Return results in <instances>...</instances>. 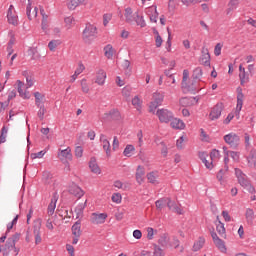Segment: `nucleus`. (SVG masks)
Returning <instances> with one entry per match:
<instances>
[{
    "label": "nucleus",
    "mask_w": 256,
    "mask_h": 256,
    "mask_svg": "<svg viewBox=\"0 0 256 256\" xmlns=\"http://www.w3.org/2000/svg\"><path fill=\"white\" fill-rule=\"evenodd\" d=\"M134 153H135V146L133 145H127L123 151L124 157H133Z\"/></svg>",
    "instance_id": "de8ad7c7"
},
{
    "label": "nucleus",
    "mask_w": 256,
    "mask_h": 256,
    "mask_svg": "<svg viewBox=\"0 0 256 256\" xmlns=\"http://www.w3.org/2000/svg\"><path fill=\"white\" fill-rule=\"evenodd\" d=\"M7 19L9 25H13L14 27H17L19 25V16H17V12L15 11V6L10 5L7 13Z\"/></svg>",
    "instance_id": "0eeeda50"
},
{
    "label": "nucleus",
    "mask_w": 256,
    "mask_h": 256,
    "mask_svg": "<svg viewBox=\"0 0 256 256\" xmlns=\"http://www.w3.org/2000/svg\"><path fill=\"white\" fill-rule=\"evenodd\" d=\"M200 77H203V69H201V67H197L193 71V78L199 79Z\"/></svg>",
    "instance_id": "052dcab7"
},
{
    "label": "nucleus",
    "mask_w": 256,
    "mask_h": 256,
    "mask_svg": "<svg viewBox=\"0 0 256 256\" xmlns=\"http://www.w3.org/2000/svg\"><path fill=\"white\" fill-rule=\"evenodd\" d=\"M169 201V198H162L158 201H156L155 205H156V209H163V207H165V205H167V202Z\"/></svg>",
    "instance_id": "6e6d98bb"
},
{
    "label": "nucleus",
    "mask_w": 256,
    "mask_h": 256,
    "mask_svg": "<svg viewBox=\"0 0 256 256\" xmlns=\"http://www.w3.org/2000/svg\"><path fill=\"white\" fill-rule=\"evenodd\" d=\"M211 237L213 239L214 244L216 247L221 251V253H227V247L225 246V241L221 240L219 236H217V233L212 232Z\"/></svg>",
    "instance_id": "4468645a"
},
{
    "label": "nucleus",
    "mask_w": 256,
    "mask_h": 256,
    "mask_svg": "<svg viewBox=\"0 0 256 256\" xmlns=\"http://www.w3.org/2000/svg\"><path fill=\"white\" fill-rule=\"evenodd\" d=\"M240 185L241 187H243V189H246L248 193H251V195H255L256 193L255 186L251 184V181H249V179L242 182Z\"/></svg>",
    "instance_id": "f704fd0d"
},
{
    "label": "nucleus",
    "mask_w": 256,
    "mask_h": 256,
    "mask_svg": "<svg viewBox=\"0 0 256 256\" xmlns=\"http://www.w3.org/2000/svg\"><path fill=\"white\" fill-rule=\"evenodd\" d=\"M35 97V105L37 107H41L45 103V94H42L40 92H34Z\"/></svg>",
    "instance_id": "4c0bfd02"
},
{
    "label": "nucleus",
    "mask_w": 256,
    "mask_h": 256,
    "mask_svg": "<svg viewBox=\"0 0 256 256\" xmlns=\"http://www.w3.org/2000/svg\"><path fill=\"white\" fill-rule=\"evenodd\" d=\"M57 157L60 161H72L73 154L71 153V147H67L66 149H59L57 153Z\"/></svg>",
    "instance_id": "9b49d317"
},
{
    "label": "nucleus",
    "mask_w": 256,
    "mask_h": 256,
    "mask_svg": "<svg viewBox=\"0 0 256 256\" xmlns=\"http://www.w3.org/2000/svg\"><path fill=\"white\" fill-rule=\"evenodd\" d=\"M198 156L202 163H204L206 169L211 171L215 167V163L221 159V152L217 149H213L210 152V158L207 152H199Z\"/></svg>",
    "instance_id": "f257e3e1"
},
{
    "label": "nucleus",
    "mask_w": 256,
    "mask_h": 256,
    "mask_svg": "<svg viewBox=\"0 0 256 256\" xmlns=\"http://www.w3.org/2000/svg\"><path fill=\"white\" fill-rule=\"evenodd\" d=\"M153 256H165V250H163V248L155 245L154 251H153Z\"/></svg>",
    "instance_id": "13d9d810"
},
{
    "label": "nucleus",
    "mask_w": 256,
    "mask_h": 256,
    "mask_svg": "<svg viewBox=\"0 0 256 256\" xmlns=\"http://www.w3.org/2000/svg\"><path fill=\"white\" fill-rule=\"evenodd\" d=\"M18 220H19V215H16L12 219V221L7 224V233H9V231H11V229H13V227H15V225H17Z\"/></svg>",
    "instance_id": "4d7b16f0"
},
{
    "label": "nucleus",
    "mask_w": 256,
    "mask_h": 256,
    "mask_svg": "<svg viewBox=\"0 0 256 256\" xmlns=\"http://www.w3.org/2000/svg\"><path fill=\"white\" fill-rule=\"evenodd\" d=\"M224 141L227 143V145H230V147H239V143H241V138H239V135L236 133H229L224 136Z\"/></svg>",
    "instance_id": "423d86ee"
},
{
    "label": "nucleus",
    "mask_w": 256,
    "mask_h": 256,
    "mask_svg": "<svg viewBox=\"0 0 256 256\" xmlns=\"http://www.w3.org/2000/svg\"><path fill=\"white\" fill-rule=\"evenodd\" d=\"M164 99L165 95L163 93L154 92L152 95V101L149 106L150 113H155V109H157V107H159L163 103Z\"/></svg>",
    "instance_id": "7ed1b4c3"
},
{
    "label": "nucleus",
    "mask_w": 256,
    "mask_h": 256,
    "mask_svg": "<svg viewBox=\"0 0 256 256\" xmlns=\"http://www.w3.org/2000/svg\"><path fill=\"white\" fill-rule=\"evenodd\" d=\"M72 235H73L72 245H77V243H79V237H81V222L80 221H77L72 226Z\"/></svg>",
    "instance_id": "ddd939ff"
},
{
    "label": "nucleus",
    "mask_w": 256,
    "mask_h": 256,
    "mask_svg": "<svg viewBox=\"0 0 256 256\" xmlns=\"http://www.w3.org/2000/svg\"><path fill=\"white\" fill-rule=\"evenodd\" d=\"M239 79L241 85H245V83H248L249 81V74L245 71V67H243V64L239 65Z\"/></svg>",
    "instance_id": "393cba45"
},
{
    "label": "nucleus",
    "mask_w": 256,
    "mask_h": 256,
    "mask_svg": "<svg viewBox=\"0 0 256 256\" xmlns=\"http://www.w3.org/2000/svg\"><path fill=\"white\" fill-rule=\"evenodd\" d=\"M156 116L158 117L160 123H169L173 119V113L167 109H158L156 111Z\"/></svg>",
    "instance_id": "39448f33"
},
{
    "label": "nucleus",
    "mask_w": 256,
    "mask_h": 256,
    "mask_svg": "<svg viewBox=\"0 0 256 256\" xmlns=\"http://www.w3.org/2000/svg\"><path fill=\"white\" fill-rule=\"evenodd\" d=\"M201 56L199 58L200 65H204V67H211V55L209 54V49L202 48Z\"/></svg>",
    "instance_id": "9d476101"
},
{
    "label": "nucleus",
    "mask_w": 256,
    "mask_h": 256,
    "mask_svg": "<svg viewBox=\"0 0 256 256\" xmlns=\"http://www.w3.org/2000/svg\"><path fill=\"white\" fill-rule=\"evenodd\" d=\"M203 245H205V238H199L195 241L193 245V251H201L203 249Z\"/></svg>",
    "instance_id": "a18cd8bd"
},
{
    "label": "nucleus",
    "mask_w": 256,
    "mask_h": 256,
    "mask_svg": "<svg viewBox=\"0 0 256 256\" xmlns=\"http://www.w3.org/2000/svg\"><path fill=\"white\" fill-rule=\"evenodd\" d=\"M15 89H17L19 97L22 99H31V94L29 93V90H27V86H25V83H23L21 80L16 81Z\"/></svg>",
    "instance_id": "20e7f679"
},
{
    "label": "nucleus",
    "mask_w": 256,
    "mask_h": 256,
    "mask_svg": "<svg viewBox=\"0 0 256 256\" xmlns=\"http://www.w3.org/2000/svg\"><path fill=\"white\" fill-rule=\"evenodd\" d=\"M134 23H136L138 27H141V29H143V27H147V22H145V18L139 15V13L136 15V18L134 19Z\"/></svg>",
    "instance_id": "a19ab883"
},
{
    "label": "nucleus",
    "mask_w": 256,
    "mask_h": 256,
    "mask_svg": "<svg viewBox=\"0 0 256 256\" xmlns=\"http://www.w3.org/2000/svg\"><path fill=\"white\" fill-rule=\"evenodd\" d=\"M26 15L30 21L32 19H35V17H37V7H35L33 10H31V6H27L26 7Z\"/></svg>",
    "instance_id": "49530a36"
},
{
    "label": "nucleus",
    "mask_w": 256,
    "mask_h": 256,
    "mask_svg": "<svg viewBox=\"0 0 256 256\" xmlns=\"http://www.w3.org/2000/svg\"><path fill=\"white\" fill-rule=\"evenodd\" d=\"M149 13L151 23H157V19H159V12H157V7L150 8Z\"/></svg>",
    "instance_id": "58836bf2"
},
{
    "label": "nucleus",
    "mask_w": 256,
    "mask_h": 256,
    "mask_svg": "<svg viewBox=\"0 0 256 256\" xmlns=\"http://www.w3.org/2000/svg\"><path fill=\"white\" fill-rule=\"evenodd\" d=\"M55 209H57V198L56 197L52 198L51 202L48 205V208H47L48 217H53V215L55 213Z\"/></svg>",
    "instance_id": "2f4dec72"
},
{
    "label": "nucleus",
    "mask_w": 256,
    "mask_h": 256,
    "mask_svg": "<svg viewBox=\"0 0 256 256\" xmlns=\"http://www.w3.org/2000/svg\"><path fill=\"white\" fill-rule=\"evenodd\" d=\"M189 81V70H183L182 86L186 87Z\"/></svg>",
    "instance_id": "69168bd1"
},
{
    "label": "nucleus",
    "mask_w": 256,
    "mask_h": 256,
    "mask_svg": "<svg viewBox=\"0 0 256 256\" xmlns=\"http://www.w3.org/2000/svg\"><path fill=\"white\" fill-rule=\"evenodd\" d=\"M117 53V50L113 48V45L108 44L104 47V55L107 59H113V56Z\"/></svg>",
    "instance_id": "7c9ffc66"
},
{
    "label": "nucleus",
    "mask_w": 256,
    "mask_h": 256,
    "mask_svg": "<svg viewBox=\"0 0 256 256\" xmlns=\"http://www.w3.org/2000/svg\"><path fill=\"white\" fill-rule=\"evenodd\" d=\"M59 45H61V40H51L48 43V49L52 53H55V51H57V47H59Z\"/></svg>",
    "instance_id": "37998d69"
},
{
    "label": "nucleus",
    "mask_w": 256,
    "mask_h": 256,
    "mask_svg": "<svg viewBox=\"0 0 256 256\" xmlns=\"http://www.w3.org/2000/svg\"><path fill=\"white\" fill-rule=\"evenodd\" d=\"M95 37H97V26L93 24H87L82 32V40L87 45H91V43L95 41Z\"/></svg>",
    "instance_id": "f03ea898"
},
{
    "label": "nucleus",
    "mask_w": 256,
    "mask_h": 256,
    "mask_svg": "<svg viewBox=\"0 0 256 256\" xmlns=\"http://www.w3.org/2000/svg\"><path fill=\"white\" fill-rule=\"evenodd\" d=\"M87 0H68L67 7L70 11H75L79 5H83Z\"/></svg>",
    "instance_id": "473e14b6"
},
{
    "label": "nucleus",
    "mask_w": 256,
    "mask_h": 256,
    "mask_svg": "<svg viewBox=\"0 0 256 256\" xmlns=\"http://www.w3.org/2000/svg\"><path fill=\"white\" fill-rule=\"evenodd\" d=\"M89 168L90 171L95 175H101V168H99V165L97 164V160L95 158H91Z\"/></svg>",
    "instance_id": "c85d7f7f"
},
{
    "label": "nucleus",
    "mask_w": 256,
    "mask_h": 256,
    "mask_svg": "<svg viewBox=\"0 0 256 256\" xmlns=\"http://www.w3.org/2000/svg\"><path fill=\"white\" fill-rule=\"evenodd\" d=\"M136 181L138 185H142L145 182V167L139 165L136 169Z\"/></svg>",
    "instance_id": "5701e85b"
},
{
    "label": "nucleus",
    "mask_w": 256,
    "mask_h": 256,
    "mask_svg": "<svg viewBox=\"0 0 256 256\" xmlns=\"http://www.w3.org/2000/svg\"><path fill=\"white\" fill-rule=\"evenodd\" d=\"M139 12H133V9L131 7H127L124 10V19L127 23H129L130 25H133V23H135V18L137 17V14Z\"/></svg>",
    "instance_id": "dca6fc26"
},
{
    "label": "nucleus",
    "mask_w": 256,
    "mask_h": 256,
    "mask_svg": "<svg viewBox=\"0 0 256 256\" xmlns=\"http://www.w3.org/2000/svg\"><path fill=\"white\" fill-rule=\"evenodd\" d=\"M244 143H245L246 151H251V149H253V147H251V137H249V134H245Z\"/></svg>",
    "instance_id": "bf43d9fd"
},
{
    "label": "nucleus",
    "mask_w": 256,
    "mask_h": 256,
    "mask_svg": "<svg viewBox=\"0 0 256 256\" xmlns=\"http://www.w3.org/2000/svg\"><path fill=\"white\" fill-rule=\"evenodd\" d=\"M234 172H235V176L238 179L239 185H241L244 181H247V175H245V173H243L241 169L235 168Z\"/></svg>",
    "instance_id": "e433bc0d"
},
{
    "label": "nucleus",
    "mask_w": 256,
    "mask_h": 256,
    "mask_svg": "<svg viewBox=\"0 0 256 256\" xmlns=\"http://www.w3.org/2000/svg\"><path fill=\"white\" fill-rule=\"evenodd\" d=\"M122 199H123V197L121 196L120 193H114L112 195V201H113V203H116L117 205H119V203H121Z\"/></svg>",
    "instance_id": "e2e57ef3"
},
{
    "label": "nucleus",
    "mask_w": 256,
    "mask_h": 256,
    "mask_svg": "<svg viewBox=\"0 0 256 256\" xmlns=\"http://www.w3.org/2000/svg\"><path fill=\"white\" fill-rule=\"evenodd\" d=\"M55 221V217L48 216V219H46V229L49 231H53L55 229V226H53V223Z\"/></svg>",
    "instance_id": "3c124183"
},
{
    "label": "nucleus",
    "mask_w": 256,
    "mask_h": 256,
    "mask_svg": "<svg viewBox=\"0 0 256 256\" xmlns=\"http://www.w3.org/2000/svg\"><path fill=\"white\" fill-rule=\"evenodd\" d=\"M65 26L71 29L75 25V18L73 16H68L64 19Z\"/></svg>",
    "instance_id": "603ef678"
},
{
    "label": "nucleus",
    "mask_w": 256,
    "mask_h": 256,
    "mask_svg": "<svg viewBox=\"0 0 256 256\" xmlns=\"http://www.w3.org/2000/svg\"><path fill=\"white\" fill-rule=\"evenodd\" d=\"M176 83H177V80L175 79V76H173V75H170L166 80V84L168 87H175Z\"/></svg>",
    "instance_id": "680f3d73"
},
{
    "label": "nucleus",
    "mask_w": 256,
    "mask_h": 256,
    "mask_svg": "<svg viewBox=\"0 0 256 256\" xmlns=\"http://www.w3.org/2000/svg\"><path fill=\"white\" fill-rule=\"evenodd\" d=\"M20 237H21V235L16 233V234L12 235L10 238H8L5 243L4 251L6 253H9V251H11L16 246L17 241H19Z\"/></svg>",
    "instance_id": "1a4fd4ad"
},
{
    "label": "nucleus",
    "mask_w": 256,
    "mask_h": 256,
    "mask_svg": "<svg viewBox=\"0 0 256 256\" xmlns=\"http://www.w3.org/2000/svg\"><path fill=\"white\" fill-rule=\"evenodd\" d=\"M107 213H92L90 217V222L92 225H103L107 221Z\"/></svg>",
    "instance_id": "6e6552de"
},
{
    "label": "nucleus",
    "mask_w": 256,
    "mask_h": 256,
    "mask_svg": "<svg viewBox=\"0 0 256 256\" xmlns=\"http://www.w3.org/2000/svg\"><path fill=\"white\" fill-rule=\"evenodd\" d=\"M170 121V127H172V129H185V122H183V120L179 118H172Z\"/></svg>",
    "instance_id": "cd10ccee"
},
{
    "label": "nucleus",
    "mask_w": 256,
    "mask_h": 256,
    "mask_svg": "<svg viewBox=\"0 0 256 256\" xmlns=\"http://www.w3.org/2000/svg\"><path fill=\"white\" fill-rule=\"evenodd\" d=\"M131 103L134 109H136L137 111H141V109L143 108V99H141V97L137 95L132 98Z\"/></svg>",
    "instance_id": "72a5a7b5"
},
{
    "label": "nucleus",
    "mask_w": 256,
    "mask_h": 256,
    "mask_svg": "<svg viewBox=\"0 0 256 256\" xmlns=\"http://www.w3.org/2000/svg\"><path fill=\"white\" fill-rule=\"evenodd\" d=\"M80 86H81L82 93H86V94L89 93L90 88H89V83H87V79L83 78L80 81Z\"/></svg>",
    "instance_id": "8fccbe9b"
},
{
    "label": "nucleus",
    "mask_w": 256,
    "mask_h": 256,
    "mask_svg": "<svg viewBox=\"0 0 256 256\" xmlns=\"http://www.w3.org/2000/svg\"><path fill=\"white\" fill-rule=\"evenodd\" d=\"M100 143L106 153V157H111V143L109 142V139H107L105 134L100 135Z\"/></svg>",
    "instance_id": "a211bd4d"
},
{
    "label": "nucleus",
    "mask_w": 256,
    "mask_h": 256,
    "mask_svg": "<svg viewBox=\"0 0 256 256\" xmlns=\"http://www.w3.org/2000/svg\"><path fill=\"white\" fill-rule=\"evenodd\" d=\"M195 103H197L195 98H182V99H180V105L182 107H191V105H195Z\"/></svg>",
    "instance_id": "ea45409f"
},
{
    "label": "nucleus",
    "mask_w": 256,
    "mask_h": 256,
    "mask_svg": "<svg viewBox=\"0 0 256 256\" xmlns=\"http://www.w3.org/2000/svg\"><path fill=\"white\" fill-rule=\"evenodd\" d=\"M106 80H107V72H105V70L103 69H99L96 72L95 83L100 87H103V85H105Z\"/></svg>",
    "instance_id": "6ab92c4d"
},
{
    "label": "nucleus",
    "mask_w": 256,
    "mask_h": 256,
    "mask_svg": "<svg viewBox=\"0 0 256 256\" xmlns=\"http://www.w3.org/2000/svg\"><path fill=\"white\" fill-rule=\"evenodd\" d=\"M42 181L44 185H53V174L49 171H44L42 174Z\"/></svg>",
    "instance_id": "c9c22d12"
},
{
    "label": "nucleus",
    "mask_w": 256,
    "mask_h": 256,
    "mask_svg": "<svg viewBox=\"0 0 256 256\" xmlns=\"http://www.w3.org/2000/svg\"><path fill=\"white\" fill-rule=\"evenodd\" d=\"M246 161L250 169H256V149L255 148H252L248 151V155L246 156Z\"/></svg>",
    "instance_id": "2eb2a0df"
},
{
    "label": "nucleus",
    "mask_w": 256,
    "mask_h": 256,
    "mask_svg": "<svg viewBox=\"0 0 256 256\" xmlns=\"http://www.w3.org/2000/svg\"><path fill=\"white\" fill-rule=\"evenodd\" d=\"M148 181L150 183H152V185H158L159 183V172L157 171H152V172H149L147 175H146Z\"/></svg>",
    "instance_id": "c756f323"
},
{
    "label": "nucleus",
    "mask_w": 256,
    "mask_h": 256,
    "mask_svg": "<svg viewBox=\"0 0 256 256\" xmlns=\"http://www.w3.org/2000/svg\"><path fill=\"white\" fill-rule=\"evenodd\" d=\"M33 233L35 237V243L36 245H39L41 243V219H38L33 227Z\"/></svg>",
    "instance_id": "412c9836"
},
{
    "label": "nucleus",
    "mask_w": 256,
    "mask_h": 256,
    "mask_svg": "<svg viewBox=\"0 0 256 256\" xmlns=\"http://www.w3.org/2000/svg\"><path fill=\"white\" fill-rule=\"evenodd\" d=\"M215 225H216V231L218 235H220V237H222L223 239H227V231L225 229V224L221 222V220L219 219V216L216 217Z\"/></svg>",
    "instance_id": "aec40b11"
},
{
    "label": "nucleus",
    "mask_w": 256,
    "mask_h": 256,
    "mask_svg": "<svg viewBox=\"0 0 256 256\" xmlns=\"http://www.w3.org/2000/svg\"><path fill=\"white\" fill-rule=\"evenodd\" d=\"M243 92L241 90L238 92L237 95V105H236V117L239 119V113H241V110L243 109V99H244Z\"/></svg>",
    "instance_id": "bb28decb"
},
{
    "label": "nucleus",
    "mask_w": 256,
    "mask_h": 256,
    "mask_svg": "<svg viewBox=\"0 0 256 256\" xmlns=\"http://www.w3.org/2000/svg\"><path fill=\"white\" fill-rule=\"evenodd\" d=\"M167 207L170 209V211H173V213H177L178 215H183V208L181 206L177 205L175 201H172L168 198Z\"/></svg>",
    "instance_id": "b1692460"
},
{
    "label": "nucleus",
    "mask_w": 256,
    "mask_h": 256,
    "mask_svg": "<svg viewBox=\"0 0 256 256\" xmlns=\"http://www.w3.org/2000/svg\"><path fill=\"white\" fill-rule=\"evenodd\" d=\"M146 237L148 239V241H153V239H155V235H157L158 231L157 229H154L153 227H148L146 228Z\"/></svg>",
    "instance_id": "79ce46f5"
},
{
    "label": "nucleus",
    "mask_w": 256,
    "mask_h": 256,
    "mask_svg": "<svg viewBox=\"0 0 256 256\" xmlns=\"http://www.w3.org/2000/svg\"><path fill=\"white\" fill-rule=\"evenodd\" d=\"M38 107V117L39 119H43V117H45V113H47V109H45V105H40Z\"/></svg>",
    "instance_id": "338daca9"
},
{
    "label": "nucleus",
    "mask_w": 256,
    "mask_h": 256,
    "mask_svg": "<svg viewBox=\"0 0 256 256\" xmlns=\"http://www.w3.org/2000/svg\"><path fill=\"white\" fill-rule=\"evenodd\" d=\"M69 194L74 195V197H77L78 199H81L83 195H85V192L79 187L77 184L72 183L68 188Z\"/></svg>",
    "instance_id": "f3484780"
},
{
    "label": "nucleus",
    "mask_w": 256,
    "mask_h": 256,
    "mask_svg": "<svg viewBox=\"0 0 256 256\" xmlns=\"http://www.w3.org/2000/svg\"><path fill=\"white\" fill-rule=\"evenodd\" d=\"M179 7V0H169L168 9L169 11H175Z\"/></svg>",
    "instance_id": "5fc2aeb1"
},
{
    "label": "nucleus",
    "mask_w": 256,
    "mask_h": 256,
    "mask_svg": "<svg viewBox=\"0 0 256 256\" xmlns=\"http://www.w3.org/2000/svg\"><path fill=\"white\" fill-rule=\"evenodd\" d=\"M185 141H187V137L181 136V137L176 141V147H177V149H185Z\"/></svg>",
    "instance_id": "864d4df0"
},
{
    "label": "nucleus",
    "mask_w": 256,
    "mask_h": 256,
    "mask_svg": "<svg viewBox=\"0 0 256 256\" xmlns=\"http://www.w3.org/2000/svg\"><path fill=\"white\" fill-rule=\"evenodd\" d=\"M223 151H224V155H226V157H231V159H233V161L235 163H239V159L241 157V154L239 152L229 151V150H227L226 146L223 147Z\"/></svg>",
    "instance_id": "a878e982"
},
{
    "label": "nucleus",
    "mask_w": 256,
    "mask_h": 256,
    "mask_svg": "<svg viewBox=\"0 0 256 256\" xmlns=\"http://www.w3.org/2000/svg\"><path fill=\"white\" fill-rule=\"evenodd\" d=\"M228 9L226 10L227 15L231 13V11H235L237 7H239V0H230L228 3Z\"/></svg>",
    "instance_id": "c03bdc74"
},
{
    "label": "nucleus",
    "mask_w": 256,
    "mask_h": 256,
    "mask_svg": "<svg viewBox=\"0 0 256 256\" xmlns=\"http://www.w3.org/2000/svg\"><path fill=\"white\" fill-rule=\"evenodd\" d=\"M158 243H159V245H161V247H167V245H169V235L163 234L159 238Z\"/></svg>",
    "instance_id": "09e8293b"
},
{
    "label": "nucleus",
    "mask_w": 256,
    "mask_h": 256,
    "mask_svg": "<svg viewBox=\"0 0 256 256\" xmlns=\"http://www.w3.org/2000/svg\"><path fill=\"white\" fill-rule=\"evenodd\" d=\"M228 171L229 166L225 165L224 168L220 169L216 174V179L222 187H225L227 185V178H225V175H227Z\"/></svg>",
    "instance_id": "f8f14e48"
},
{
    "label": "nucleus",
    "mask_w": 256,
    "mask_h": 256,
    "mask_svg": "<svg viewBox=\"0 0 256 256\" xmlns=\"http://www.w3.org/2000/svg\"><path fill=\"white\" fill-rule=\"evenodd\" d=\"M223 111V108L221 107V105H216L212 108V110L210 111L209 114V120L210 121H217V119H219V117H221V113Z\"/></svg>",
    "instance_id": "4be33fe9"
},
{
    "label": "nucleus",
    "mask_w": 256,
    "mask_h": 256,
    "mask_svg": "<svg viewBox=\"0 0 256 256\" xmlns=\"http://www.w3.org/2000/svg\"><path fill=\"white\" fill-rule=\"evenodd\" d=\"M161 155L162 157H167L169 155V148L164 142H161Z\"/></svg>",
    "instance_id": "0e129e2a"
},
{
    "label": "nucleus",
    "mask_w": 256,
    "mask_h": 256,
    "mask_svg": "<svg viewBox=\"0 0 256 256\" xmlns=\"http://www.w3.org/2000/svg\"><path fill=\"white\" fill-rule=\"evenodd\" d=\"M223 49V44L218 43L216 44L215 48H214V55L216 57H219V55H221V50Z\"/></svg>",
    "instance_id": "774afa93"
}]
</instances>
